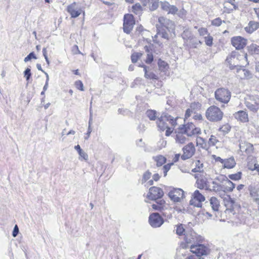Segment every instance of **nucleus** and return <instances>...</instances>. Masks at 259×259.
Segmentation results:
<instances>
[{"label":"nucleus","mask_w":259,"mask_h":259,"mask_svg":"<svg viewBox=\"0 0 259 259\" xmlns=\"http://www.w3.org/2000/svg\"><path fill=\"white\" fill-rule=\"evenodd\" d=\"M146 115L150 120H155L157 117V112L154 110L149 109L146 111Z\"/></svg>","instance_id":"nucleus-34"},{"label":"nucleus","mask_w":259,"mask_h":259,"mask_svg":"<svg viewBox=\"0 0 259 259\" xmlns=\"http://www.w3.org/2000/svg\"><path fill=\"white\" fill-rule=\"evenodd\" d=\"M157 124L158 128L162 131H164L168 126L167 123L166 122V121L164 120L163 118H162V114L158 118L157 121Z\"/></svg>","instance_id":"nucleus-27"},{"label":"nucleus","mask_w":259,"mask_h":259,"mask_svg":"<svg viewBox=\"0 0 259 259\" xmlns=\"http://www.w3.org/2000/svg\"><path fill=\"white\" fill-rule=\"evenodd\" d=\"M218 142L219 140L217 138L214 136L211 135L207 143L208 147L209 148V147L215 146Z\"/></svg>","instance_id":"nucleus-39"},{"label":"nucleus","mask_w":259,"mask_h":259,"mask_svg":"<svg viewBox=\"0 0 259 259\" xmlns=\"http://www.w3.org/2000/svg\"><path fill=\"white\" fill-rule=\"evenodd\" d=\"M195 151L194 145L191 142L189 143L183 147V154L181 155V159L185 160L190 158L194 155Z\"/></svg>","instance_id":"nucleus-13"},{"label":"nucleus","mask_w":259,"mask_h":259,"mask_svg":"<svg viewBox=\"0 0 259 259\" xmlns=\"http://www.w3.org/2000/svg\"><path fill=\"white\" fill-rule=\"evenodd\" d=\"M209 201L210 206L213 212H216L218 211L220 206L219 200L216 197H212L210 198Z\"/></svg>","instance_id":"nucleus-26"},{"label":"nucleus","mask_w":259,"mask_h":259,"mask_svg":"<svg viewBox=\"0 0 259 259\" xmlns=\"http://www.w3.org/2000/svg\"><path fill=\"white\" fill-rule=\"evenodd\" d=\"M183 131H180V132L178 133L176 137V141L177 143L184 144L186 141V138L184 135Z\"/></svg>","instance_id":"nucleus-30"},{"label":"nucleus","mask_w":259,"mask_h":259,"mask_svg":"<svg viewBox=\"0 0 259 259\" xmlns=\"http://www.w3.org/2000/svg\"><path fill=\"white\" fill-rule=\"evenodd\" d=\"M221 177L222 182L224 184L223 186H225L224 188L228 191H232L235 188V184L226 176H222Z\"/></svg>","instance_id":"nucleus-20"},{"label":"nucleus","mask_w":259,"mask_h":259,"mask_svg":"<svg viewBox=\"0 0 259 259\" xmlns=\"http://www.w3.org/2000/svg\"><path fill=\"white\" fill-rule=\"evenodd\" d=\"M135 24V20L133 15L127 14L123 18V29L124 32L130 34Z\"/></svg>","instance_id":"nucleus-7"},{"label":"nucleus","mask_w":259,"mask_h":259,"mask_svg":"<svg viewBox=\"0 0 259 259\" xmlns=\"http://www.w3.org/2000/svg\"><path fill=\"white\" fill-rule=\"evenodd\" d=\"M222 23V21L220 18H217L211 21V24L215 26H220Z\"/></svg>","instance_id":"nucleus-50"},{"label":"nucleus","mask_w":259,"mask_h":259,"mask_svg":"<svg viewBox=\"0 0 259 259\" xmlns=\"http://www.w3.org/2000/svg\"><path fill=\"white\" fill-rule=\"evenodd\" d=\"M176 234L179 236H181L183 234V233L186 232L185 230L184 229L183 225L180 224L177 226V229L176 230Z\"/></svg>","instance_id":"nucleus-43"},{"label":"nucleus","mask_w":259,"mask_h":259,"mask_svg":"<svg viewBox=\"0 0 259 259\" xmlns=\"http://www.w3.org/2000/svg\"><path fill=\"white\" fill-rule=\"evenodd\" d=\"M205 200V197L200 193L198 190H195L193 195L190 201V204L197 207L202 206V202Z\"/></svg>","instance_id":"nucleus-11"},{"label":"nucleus","mask_w":259,"mask_h":259,"mask_svg":"<svg viewBox=\"0 0 259 259\" xmlns=\"http://www.w3.org/2000/svg\"><path fill=\"white\" fill-rule=\"evenodd\" d=\"M241 172H238L236 174L229 175L228 177L231 180L237 181L241 179Z\"/></svg>","instance_id":"nucleus-41"},{"label":"nucleus","mask_w":259,"mask_h":259,"mask_svg":"<svg viewBox=\"0 0 259 259\" xmlns=\"http://www.w3.org/2000/svg\"><path fill=\"white\" fill-rule=\"evenodd\" d=\"M259 27V22L254 21H250L248 25L244 28L245 30L248 33H252Z\"/></svg>","instance_id":"nucleus-24"},{"label":"nucleus","mask_w":259,"mask_h":259,"mask_svg":"<svg viewBox=\"0 0 259 259\" xmlns=\"http://www.w3.org/2000/svg\"><path fill=\"white\" fill-rule=\"evenodd\" d=\"M251 196L253 198L254 201L259 204V198L257 197L256 192L255 190H251L250 192Z\"/></svg>","instance_id":"nucleus-47"},{"label":"nucleus","mask_w":259,"mask_h":259,"mask_svg":"<svg viewBox=\"0 0 259 259\" xmlns=\"http://www.w3.org/2000/svg\"><path fill=\"white\" fill-rule=\"evenodd\" d=\"M198 32L200 36H204L207 35V36L209 34L207 29L206 28L201 27L198 29Z\"/></svg>","instance_id":"nucleus-51"},{"label":"nucleus","mask_w":259,"mask_h":259,"mask_svg":"<svg viewBox=\"0 0 259 259\" xmlns=\"http://www.w3.org/2000/svg\"><path fill=\"white\" fill-rule=\"evenodd\" d=\"M168 196L174 202H179L184 197V192L180 188H172L168 192Z\"/></svg>","instance_id":"nucleus-10"},{"label":"nucleus","mask_w":259,"mask_h":259,"mask_svg":"<svg viewBox=\"0 0 259 259\" xmlns=\"http://www.w3.org/2000/svg\"><path fill=\"white\" fill-rule=\"evenodd\" d=\"M244 104L247 109L253 113H256L259 110V96H249L245 98Z\"/></svg>","instance_id":"nucleus-5"},{"label":"nucleus","mask_w":259,"mask_h":259,"mask_svg":"<svg viewBox=\"0 0 259 259\" xmlns=\"http://www.w3.org/2000/svg\"><path fill=\"white\" fill-rule=\"evenodd\" d=\"M184 235L185 242H182L181 244V247L184 249L187 248L189 246L190 247L191 244H195L202 240V237L198 235L192 230L186 231Z\"/></svg>","instance_id":"nucleus-3"},{"label":"nucleus","mask_w":259,"mask_h":259,"mask_svg":"<svg viewBox=\"0 0 259 259\" xmlns=\"http://www.w3.org/2000/svg\"><path fill=\"white\" fill-rule=\"evenodd\" d=\"M231 43L237 50H241L246 46V39L241 36H235L232 38Z\"/></svg>","instance_id":"nucleus-17"},{"label":"nucleus","mask_w":259,"mask_h":259,"mask_svg":"<svg viewBox=\"0 0 259 259\" xmlns=\"http://www.w3.org/2000/svg\"><path fill=\"white\" fill-rule=\"evenodd\" d=\"M173 164V163H168L165 164L163 167L164 176L165 177L167 175V171L170 169L171 166Z\"/></svg>","instance_id":"nucleus-52"},{"label":"nucleus","mask_w":259,"mask_h":259,"mask_svg":"<svg viewBox=\"0 0 259 259\" xmlns=\"http://www.w3.org/2000/svg\"><path fill=\"white\" fill-rule=\"evenodd\" d=\"M165 130H166L165 135L166 136H169L171 134V133L173 131V129L169 127L168 126Z\"/></svg>","instance_id":"nucleus-64"},{"label":"nucleus","mask_w":259,"mask_h":259,"mask_svg":"<svg viewBox=\"0 0 259 259\" xmlns=\"http://www.w3.org/2000/svg\"><path fill=\"white\" fill-rule=\"evenodd\" d=\"M178 11V8L173 5H170L169 8V10L168 11V13L172 14H175Z\"/></svg>","instance_id":"nucleus-53"},{"label":"nucleus","mask_w":259,"mask_h":259,"mask_svg":"<svg viewBox=\"0 0 259 259\" xmlns=\"http://www.w3.org/2000/svg\"><path fill=\"white\" fill-rule=\"evenodd\" d=\"M145 48L146 51L148 53L147 55L146 63L147 64H150L153 60V56L152 53L151 52H149L148 48L147 46H146Z\"/></svg>","instance_id":"nucleus-40"},{"label":"nucleus","mask_w":259,"mask_h":259,"mask_svg":"<svg viewBox=\"0 0 259 259\" xmlns=\"http://www.w3.org/2000/svg\"><path fill=\"white\" fill-rule=\"evenodd\" d=\"M205 44L209 47H211L213 44V37L210 35V34L204 37Z\"/></svg>","instance_id":"nucleus-42"},{"label":"nucleus","mask_w":259,"mask_h":259,"mask_svg":"<svg viewBox=\"0 0 259 259\" xmlns=\"http://www.w3.org/2000/svg\"><path fill=\"white\" fill-rule=\"evenodd\" d=\"M234 116L237 120L243 122H247L249 121L248 115L246 111L240 110L234 114Z\"/></svg>","instance_id":"nucleus-19"},{"label":"nucleus","mask_w":259,"mask_h":259,"mask_svg":"<svg viewBox=\"0 0 259 259\" xmlns=\"http://www.w3.org/2000/svg\"><path fill=\"white\" fill-rule=\"evenodd\" d=\"M152 207L153 209L160 211L162 212L163 215L166 216V213L164 211L168 210V209H171V207H169V205L166 203L165 200L161 199L156 201L155 204L152 205Z\"/></svg>","instance_id":"nucleus-15"},{"label":"nucleus","mask_w":259,"mask_h":259,"mask_svg":"<svg viewBox=\"0 0 259 259\" xmlns=\"http://www.w3.org/2000/svg\"><path fill=\"white\" fill-rule=\"evenodd\" d=\"M238 53L237 52H232L230 55H229L226 60V62L228 66L231 70H233L235 68H239L238 66Z\"/></svg>","instance_id":"nucleus-9"},{"label":"nucleus","mask_w":259,"mask_h":259,"mask_svg":"<svg viewBox=\"0 0 259 259\" xmlns=\"http://www.w3.org/2000/svg\"><path fill=\"white\" fill-rule=\"evenodd\" d=\"M190 251L195 253L196 256L201 257L202 255L207 254L209 250L206 246L197 242L196 244L190 245Z\"/></svg>","instance_id":"nucleus-8"},{"label":"nucleus","mask_w":259,"mask_h":259,"mask_svg":"<svg viewBox=\"0 0 259 259\" xmlns=\"http://www.w3.org/2000/svg\"><path fill=\"white\" fill-rule=\"evenodd\" d=\"M74 85L76 88L78 90L81 91H84L83 84L81 80H78L76 81L74 83Z\"/></svg>","instance_id":"nucleus-45"},{"label":"nucleus","mask_w":259,"mask_h":259,"mask_svg":"<svg viewBox=\"0 0 259 259\" xmlns=\"http://www.w3.org/2000/svg\"><path fill=\"white\" fill-rule=\"evenodd\" d=\"M197 145L204 149L208 148L207 143L205 141V139L200 137L197 138Z\"/></svg>","instance_id":"nucleus-33"},{"label":"nucleus","mask_w":259,"mask_h":259,"mask_svg":"<svg viewBox=\"0 0 259 259\" xmlns=\"http://www.w3.org/2000/svg\"><path fill=\"white\" fill-rule=\"evenodd\" d=\"M153 159L156 162V165L158 167L162 166L163 164H164L166 162V158L161 155L154 156L153 157Z\"/></svg>","instance_id":"nucleus-29"},{"label":"nucleus","mask_w":259,"mask_h":259,"mask_svg":"<svg viewBox=\"0 0 259 259\" xmlns=\"http://www.w3.org/2000/svg\"><path fill=\"white\" fill-rule=\"evenodd\" d=\"M148 5L151 11L155 10L159 6V0H148Z\"/></svg>","instance_id":"nucleus-32"},{"label":"nucleus","mask_w":259,"mask_h":259,"mask_svg":"<svg viewBox=\"0 0 259 259\" xmlns=\"http://www.w3.org/2000/svg\"><path fill=\"white\" fill-rule=\"evenodd\" d=\"M194 124L192 123H188L186 125H183L179 128L180 131H183L184 133L189 137L192 136V132L194 128Z\"/></svg>","instance_id":"nucleus-22"},{"label":"nucleus","mask_w":259,"mask_h":259,"mask_svg":"<svg viewBox=\"0 0 259 259\" xmlns=\"http://www.w3.org/2000/svg\"><path fill=\"white\" fill-rule=\"evenodd\" d=\"M141 66L144 67V70L145 71V77L148 79H157V76L152 72H148L147 70L146 66L144 65H141Z\"/></svg>","instance_id":"nucleus-31"},{"label":"nucleus","mask_w":259,"mask_h":259,"mask_svg":"<svg viewBox=\"0 0 259 259\" xmlns=\"http://www.w3.org/2000/svg\"><path fill=\"white\" fill-rule=\"evenodd\" d=\"M205 116L208 120L217 122L220 121L222 119L223 112L219 107L213 105L207 109L205 112Z\"/></svg>","instance_id":"nucleus-4"},{"label":"nucleus","mask_w":259,"mask_h":259,"mask_svg":"<svg viewBox=\"0 0 259 259\" xmlns=\"http://www.w3.org/2000/svg\"><path fill=\"white\" fill-rule=\"evenodd\" d=\"M143 54L140 52H135L131 55V60L133 63H135L137 62L139 59H140Z\"/></svg>","instance_id":"nucleus-37"},{"label":"nucleus","mask_w":259,"mask_h":259,"mask_svg":"<svg viewBox=\"0 0 259 259\" xmlns=\"http://www.w3.org/2000/svg\"><path fill=\"white\" fill-rule=\"evenodd\" d=\"M201 133V130L199 128L196 127L194 125V128H193V132H192V136L194 135H198Z\"/></svg>","instance_id":"nucleus-60"},{"label":"nucleus","mask_w":259,"mask_h":259,"mask_svg":"<svg viewBox=\"0 0 259 259\" xmlns=\"http://www.w3.org/2000/svg\"><path fill=\"white\" fill-rule=\"evenodd\" d=\"M200 106L201 105L199 103H193L190 105V109L192 110V109H194L195 108L200 107Z\"/></svg>","instance_id":"nucleus-61"},{"label":"nucleus","mask_w":259,"mask_h":259,"mask_svg":"<svg viewBox=\"0 0 259 259\" xmlns=\"http://www.w3.org/2000/svg\"><path fill=\"white\" fill-rule=\"evenodd\" d=\"M170 5L169 3L165 2L161 3V7L163 10L168 12Z\"/></svg>","instance_id":"nucleus-54"},{"label":"nucleus","mask_w":259,"mask_h":259,"mask_svg":"<svg viewBox=\"0 0 259 259\" xmlns=\"http://www.w3.org/2000/svg\"><path fill=\"white\" fill-rule=\"evenodd\" d=\"M225 205L226 209L225 212L229 215L230 218L233 219L237 223H245L246 216L241 213L242 211L241 206L234 199L229 197Z\"/></svg>","instance_id":"nucleus-2"},{"label":"nucleus","mask_w":259,"mask_h":259,"mask_svg":"<svg viewBox=\"0 0 259 259\" xmlns=\"http://www.w3.org/2000/svg\"><path fill=\"white\" fill-rule=\"evenodd\" d=\"M164 195L162 189L157 187H152L149 189L147 197L151 200H156L163 197Z\"/></svg>","instance_id":"nucleus-14"},{"label":"nucleus","mask_w":259,"mask_h":259,"mask_svg":"<svg viewBox=\"0 0 259 259\" xmlns=\"http://www.w3.org/2000/svg\"><path fill=\"white\" fill-rule=\"evenodd\" d=\"M158 65L159 69L161 71H165L168 68V64L160 59L158 60Z\"/></svg>","instance_id":"nucleus-35"},{"label":"nucleus","mask_w":259,"mask_h":259,"mask_svg":"<svg viewBox=\"0 0 259 259\" xmlns=\"http://www.w3.org/2000/svg\"><path fill=\"white\" fill-rule=\"evenodd\" d=\"M162 115V118L166 121V122H168L174 127L177 125V120L179 118L178 117H174L167 113H163Z\"/></svg>","instance_id":"nucleus-23"},{"label":"nucleus","mask_w":259,"mask_h":259,"mask_svg":"<svg viewBox=\"0 0 259 259\" xmlns=\"http://www.w3.org/2000/svg\"><path fill=\"white\" fill-rule=\"evenodd\" d=\"M138 130H139V132H143L146 130V127L144 125V124H140L138 125Z\"/></svg>","instance_id":"nucleus-63"},{"label":"nucleus","mask_w":259,"mask_h":259,"mask_svg":"<svg viewBox=\"0 0 259 259\" xmlns=\"http://www.w3.org/2000/svg\"><path fill=\"white\" fill-rule=\"evenodd\" d=\"M142 11L141 5L139 3H136L132 7V12L136 14H139Z\"/></svg>","instance_id":"nucleus-38"},{"label":"nucleus","mask_w":259,"mask_h":259,"mask_svg":"<svg viewBox=\"0 0 259 259\" xmlns=\"http://www.w3.org/2000/svg\"><path fill=\"white\" fill-rule=\"evenodd\" d=\"M213 157L215 161H219L223 164L225 159H222L220 157L217 156L216 155H213Z\"/></svg>","instance_id":"nucleus-62"},{"label":"nucleus","mask_w":259,"mask_h":259,"mask_svg":"<svg viewBox=\"0 0 259 259\" xmlns=\"http://www.w3.org/2000/svg\"><path fill=\"white\" fill-rule=\"evenodd\" d=\"M240 150L242 152L250 154L253 150V145L247 142H241L239 144Z\"/></svg>","instance_id":"nucleus-21"},{"label":"nucleus","mask_w":259,"mask_h":259,"mask_svg":"<svg viewBox=\"0 0 259 259\" xmlns=\"http://www.w3.org/2000/svg\"><path fill=\"white\" fill-rule=\"evenodd\" d=\"M215 99L222 103H228L231 97V92L227 89L221 88L218 89L214 93Z\"/></svg>","instance_id":"nucleus-6"},{"label":"nucleus","mask_w":259,"mask_h":259,"mask_svg":"<svg viewBox=\"0 0 259 259\" xmlns=\"http://www.w3.org/2000/svg\"><path fill=\"white\" fill-rule=\"evenodd\" d=\"M237 72L240 74L239 76L241 78L249 77L251 75L248 70L242 68L241 66H240L239 68H237Z\"/></svg>","instance_id":"nucleus-28"},{"label":"nucleus","mask_w":259,"mask_h":259,"mask_svg":"<svg viewBox=\"0 0 259 259\" xmlns=\"http://www.w3.org/2000/svg\"><path fill=\"white\" fill-rule=\"evenodd\" d=\"M236 161L233 157L225 159L223 163V167L224 168L231 169L234 167L236 165Z\"/></svg>","instance_id":"nucleus-25"},{"label":"nucleus","mask_w":259,"mask_h":259,"mask_svg":"<svg viewBox=\"0 0 259 259\" xmlns=\"http://www.w3.org/2000/svg\"><path fill=\"white\" fill-rule=\"evenodd\" d=\"M195 167L202 171H203V164L199 160H197L195 163Z\"/></svg>","instance_id":"nucleus-57"},{"label":"nucleus","mask_w":259,"mask_h":259,"mask_svg":"<svg viewBox=\"0 0 259 259\" xmlns=\"http://www.w3.org/2000/svg\"><path fill=\"white\" fill-rule=\"evenodd\" d=\"M151 173L149 171H146L143 176L142 178V183L146 182L147 180H148L151 177Z\"/></svg>","instance_id":"nucleus-49"},{"label":"nucleus","mask_w":259,"mask_h":259,"mask_svg":"<svg viewBox=\"0 0 259 259\" xmlns=\"http://www.w3.org/2000/svg\"><path fill=\"white\" fill-rule=\"evenodd\" d=\"M220 131L224 133H227L230 130V127L228 125H224L219 128Z\"/></svg>","instance_id":"nucleus-56"},{"label":"nucleus","mask_w":259,"mask_h":259,"mask_svg":"<svg viewBox=\"0 0 259 259\" xmlns=\"http://www.w3.org/2000/svg\"><path fill=\"white\" fill-rule=\"evenodd\" d=\"M181 35L182 38L186 40L191 39L192 37V33L189 29L184 30Z\"/></svg>","instance_id":"nucleus-36"},{"label":"nucleus","mask_w":259,"mask_h":259,"mask_svg":"<svg viewBox=\"0 0 259 259\" xmlns=\"http://www.w3.org/2000/svg\"><path fill=\"white\" fill-rule=\"evenodd\" d=\"M158 22L160 26L157 25V32L154 37V41L158 35L167 40L175 36V26L171 20L160 17L158 18Z\"/></svg>","instance_id":"nucleus-1"},{"label":"nucleus","mask_w":259,"mask_h":259,"mask_svg":"<svg viewBox=\"0 0 259 259\" xmlns=\"http://www.w3.org/2000/svg\"><path fill=\"white\" fill-rule=\"evenodd\" d=\"M71 51L74 55L82 54L79 50L78 47L77 45H74L72 48Z\"/></svg>","instance_id":"nucleus-55"},{"label":"nucleus","mask_w":259,"mask_h":259,"mask_svg":"<svg viewBox=\"0 0 259 259\" xmlns=\"http://www.w3.org/2000/svg\"><path fill=\"white\" fill-rule=\"evenodd\" d=\"M195 178H197L196 185L198 188L200 189L208 190L209 189L208 182L206 178L201 175L197 174L195 175Z\"/></svg>","instance_id":"nucleus-16"},{"label":"nucleus","mask_w":259,"mask_h":259,"mask_svg":"<svg viewBox=\"0 0 259 259\" xmlns=\"http://www.w3.org/2000/svg\"><path fill=\"white\" fill-rule=\"evenodd\" d=\"M18 233H19V228L17 226V225H15L14 228V229H13V232H12V235L14 237H15L17 236V235L18 234Z\"/></svg>","instance_id":"nucleus-59"},{"label":"nucleus","mask_w":259,"mask_h":259,"mask_svg":"<svg viewBox=\"0 0 259 259\" xmlns=\"http://www.w3.org/2000/svg\"><path fill=\"white\" fill-rule=\"evenodd\" d=\"M212 190L215 192L220 191L222 190L223 187L217 182L213 181L212 182Z\"/></svg>","instance_id":"nucleus-44"},{"label":"nucleus","mask_w":259,"mask_h":259,"mask_svg":"<svg viewBox=\"0 0 259 259\" xmlns=\"http://www.w3.org/2000/svg\"><path fill=\"white\" fill-rule=\"evenodd\" d=\"M24 77L26 78V80L28 81L31 76V70L30 68H26L24 72Z\"/></svg>","instance_id":"nucleus-46"},{"label":"nucleus","mask_w":259,"mask_h":259,"mask_svg":"<svg viewBox=\"0 0 259 259\" xmlns=\"http://www.w3.org/2000/svg\"><path fill=\"white\" fill-rule=\"evenodd\" d=\"M149 223L153 228L160 227L164 223V220L157 212L151 213L149 217Z\"/></svg>","instance_id":"nucleus-12"},{"label":"nucleus","mask_w":259,"mask_h":259,"mask_svg":"<svg viewBox=\"0 0 259 259\" xmlns=\"http://www.w3.org/2000/svg\"><path fill=\"white\" fill-rule=\"evenodd\" d=\"M36 58H37L35 55L34 54V52H31L24 58V61L25 62H27L32 59H36Z\"/></svg>","instance_id":"nucleus-48"},{"label":"nucleus","mask_w":259,"mask_h":259,"mask_svg":"<svg viewBox=\"0 0 259 259\" xmlns=\"http://www.w3.org/2000/svg\"><path fill=\"white\" fill-rule=\"evenodd\" d=\"M76 5V3L73 2L70 5L68 6L67 8V11L70 14L72 18L77 17L81 14L82 12L80 9H77L75 8Z\"/></svg>","instance_id":"nucleus-18"},{"label":"nucleus","mask_w":259,"mask_h":259,"mask_svg":"<svg viewBox=\"0 0 259 259\" xmlns=\"http://www.w3.org/2000/svg\"><path fill=\"white\" fill-rule=\"evenodd\" d=\"M78 154L79 156L82 157L84 160H87L88 158V155L82 150H81L78 152Z\"/></svg>","instance_id":"nucleus-58"}]
</instances>
